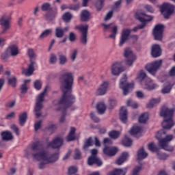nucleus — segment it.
<instances>
[{
  "mask_svg": "<svg viewBox=\"0 0 175 175\" xmlns=\"http://www.w3.org/2000/svg\"><path fill=\"white\" fill-rule=\"evenodd\" d=\"M74 81L73 73L70 72L62 74L59 78L60 90L63 94L59 100H55L53 102L54 106H57V111L66 110L69 107H72L76 102V97L72 94Z\"/></svg>",
  "mask_w": 175,
  "mask_h": 175,
  "instance_id": "1",
  "label": "nucleus"
},
{
  "mask_svg": "<svg viewBox=\"0 0 175 175\" xmlns=\"http://www.w3.org/2000/svg\"><path fill=\"white\" fill-rule=\"evenodd\" d=\"M175 108L169 109L167 106H163L160 111V116L163 117L165 120L163 121L161 125L162 130L157 132L156 135V139L159 140V146L162 150L168 151L169 152H173L174 148L169 143L173 140V135H167L166 129H172V127L174 125L173 122V116H174Z\"/></svg>",
  "mask_w": 175,
  "mask_h": 175,
  "instance_id": "2",
  "label": "nucleus"
},
{
  "mask_svg": "<svg viewBox=\"0 0 175 175\" xmlns=\"http://www.w3.org/2000/svg\"><path fill=\"white\" fill-rule=\"evenodd\" d=\"M137 79L141 84H144V88H145V90L151 91L158 87V85L154 83L152 79L147 77V74L143 70L139 71Z\"/></svg>",
  "mask_w": 175,
  "mask_h": 175,
  "instance_id": "3",
  "label": "nucleus"
},
{
  "mask_svg": "<svg viewBox=\"0 0 175 175\" xmlns=\"http://www.w3.org/2000/svg\"><path fill=\"white\" fill-rule=\"evenodd\" d=\"M27 55L29 58H30L29 62L30 64L28 66L27 69L22 68V75H25V76H32L33 72H35V65H36V62L33 60V58H36V53L33 51V49H29L27 50Z\"/></svg>",
  "mask_w": 175,
  "mask_h": 175,
  "instance_id": "4",
  "label": "nucleus"
},
{
  "mask_svg": "<svg viewBox=\"0 0 175 175\" xmlns=\"http://www.w3.org/2000/svg\"><path fill=\"white\" fill-rule=\"evenodd\" d=\"M137 18L142 23L141 25H138L133 29V32H137L138 29H143L146 28L147 24L150 21H152V16L146 14L144 12H142L137 15Z\"/></svg>",
  "mask_w": 175,
  "mask_h": 175,
  "instance_id": "5",
  "label": "nucleus"
},
{
  "mask_svg": "<svg viewBox=\"0 0 175 175\" xmlns=\"http://www.w3.org/2000/svg\"><path fill=\"white\" fill-rule=\"evenodd\" d=\"M88 28H90L88 25H77L75 27V29H78L81 33L79 42L83 46H87L88 43Z\"/></svg>",
  "mask_w": 175,
  "mask_h": 175,
  "instance_id": "6",
  "label": "nucleus"
},
{
  "mask_svg": "<svg viewBox=\"0 0 175 175\" xmlns=\"http://www.w3.org/2000/svg\"><path fill=\"white\" fill-rule=\"evenodd\" d=\"M31 155L33 159H36V161H40L42 158L38 157H40V154H44L46 152L43 150H44V148H43V144H42L40 142H36L32 144L31 146Z\"/></svg>",
  "mask_w": 175,
  "mask_h": 175,
  "instance_id": "7",
  "label": "nucleus"
},
{
  "mask_svg": "<svg viewBox=\"0 0 175 175\" xmlns=\"http://www.w3.org/2000/svg\"><path fill=\"white\" fill-rule=\"evenodd\" d=\"M128 77L124 74L119 83V88L123 91V95L126 96L133 90L134 84L128 83Z\"/></svg>",
  "mask_w": 175,
  "mask_h": 175,
  "instance_id": "8",
  "label": "nucleus"
},
{
  "mask_svg": "<svg viewBox=\"0 0 175 175\" xmlns=\"http://www.w3.org/2000/svg\"><path fill=\"white\" fill-rule=\"evenodd\" d=\"M12 20V15L5 14L0 17V25L3 27L2 31L0 32V36L5 35L7 31L10 29V21Z\"/></svg>",
  "mask_w": 175,
  "mask_h": 175,
  "instance_id": "9",
  "label": "nucleus"
},
{
  "mask_svg": "<svg viewBox=\"0 0 175 175\" xmlns=\"http://www.w3.org/2000/svg\"><path fill=\"white\" fill-rule=\"evenodd\" d=\"M161 66H162V59H159L147 64L145 66V69L146 70H147V72H148V73H150L152 76H155Z\"/></svg>",
  "mask_w": 175,
  "mask_h": 175,
  "instance_id": "10",
  "label": "nucleus"
},
{
  "mask_svg": "<svg viewBox=\"0 0 175 175\" xmlns=\"http://www.w3.org/2000/svg\"><path fill=\"white\" fill-rule=\"evenodd\" d=\"M37 158H41L40 161H44V162H46V163H54L59 159V152H56L50 155H47V153H41L40 157Z\"/></svg>",
  "mask_w": 175,
  "mask_h": 175,
  "instance_id": "11",
  "label": "nucleus"
},
{
  "mask_svg": "<svg viewBox=\"0 0 175 175\" xmlns=\"http://www.w3.org/2000/svg\"><path fill=\"white\" fill-rule=\"evenodd\" d=\"M91 154L92 155L88 159V165H89V166H92V165H96L98 167L102 166L103 162H102L100 159L96 157V155H98V150L92 149Z\"/></svg>",
  "mask_w": 175,
  "mask_h": 175,
  "instance_id": "12",
  "label": "nucleus"
},
{
  "mask_svg": "<svg viewBox=\"0 0 175 175\" xmlns=\"http://www.w3.org/2000/svg\"><path fill=\"white\" fill-rule=\"evenodd\" d=\"M160 11L163 14L164 18L167 20L174 12V6L172 4L164 3L162 5L160 6Z\"/></svg>",
  "mask_w": 175,
  "mask_h": 175,
  "instance_id": "13",
  "label": "nucleus"
},
{
  "mask_svg": "<svg viewBox=\"0 0 175 175\" xmlns=\"http://www.w3.org/2000/svg\"><path fill=\"white\" fill-rule=\"evenodd\" d=\"M124 55L126 58V65H128V66H132L133 65V62L136 61V55L133 54V52L129 48H126L124 50Z\"/></svg>",
  "mask_w": 175,
  "mask_h": 175,
  "instance_id": "14",
  "label": "nucleus"
},
{
  "mask_svg": "<svg viewBox=\"0 0 175 175\" xmlns=\"http://www.w3.org/2000/svg\"><path fill=\"white\" fill-rule=\"evenodd\" d=\"M165 25L162 24H157L153 29V36L155 40H162L163 38V31Z\"/></svg>",
  "mask_w": 175,
  "mask_h": 175,
  "instance_id": "15",
  "label": "nucleus"
},
{
  "mask_svg": "<svg viewBox=\"0 0 175 175\" xmlns=\"http://www.w3.org/2000/svg\"><path fill=\"white\" fill-rule=\"evenodd\" d=\"M107 88H109V82L103 81L97 89L96 92V95L97 96H102L103 95H106V93L107 92Z\"/></svg>",
  "mask_w": 175,
  "mask_h": 175,
  "instance_id": "16",
  "label": "nucleus"
},
{
  "mask_svg": "<svg viewBox=\"0 0 175 175\" xmlns=\"http://www.w3.org/2000/svg\"><path fill=\"white\" fill-rule=\"evenodd\" d=\"M132 30L131 29H123L121 33L120 41L119 42L120 47H122L124 44L128 40L129 36L131 35Z\"/></svg>",
  "mask_w": 175,
  "mask_h": 175,
  "instance_id": "17",
  "label": "nucleus"
},
{
  "mask_svg": "<svg viewBox=\"0 0 175 175\" xmlns=\"http://www.w3.org/2000/svg\"><path fill=\"white\" fill-rule=\"evenodd\" d=\"M64 144V139L59 137L55 138L51 142L49 143V147H51L54 150L61 148Z\"/></svg>",
  "mask_w": 175,
  "mask_h": 175,
  "instance_id": "18",
  "label": "nucleus"
},
{
  "mask_svg": "<svg viewBox=\"0 0 175 175\" xmlns=\"http://www.w3.org/2000/svg\"><path fill=\"white\" fill-rule=\"evenodd\" d=\"M151 55L153 58H158L162 55V49L158 44H154L151 48Z\"/></svg>",
  "mask_w": 175,
  "mask_h": 175,
  "instance_id": "19",
  "label": "nucleus"
},
{
  "mask_svg": "<svg viewBox=\"0 0 175 175\" xmlns=\"http://www.w3.org/2000/svg\"><path fill=\"white\" fill-rule=\"evenodd\" d=\"M124 70H125V68L121 66V64L118 62L113 64L111 66V73L113 76H118Z\"/></svg>",
  "mask_w": 175,
  "mask_h": 175,
  "instance_id": "20",
  "label": "nucleus"
},
{
  "mask_svg": "<svg viewBox=\"0 0 175 175\" xmlns=\"http://www.w3.org/2000/svg\"><path fill=\"white\" fill-rule=\"evenodd\" d=\"M119 117L123 124L128 122V110L125 107H122L120 111Z\"/></svg>",
  "mask_w": 175,
  "mask_h": 175,
  "instance_id": "21",
  "label": "nucleus"
},
{
  "mask_svg": "<svg viewBox=\"0 0 175 175\" xmlns=\"http://www.w3.org/2000/svg\"><path fill=\"white\" fill-rule=\"evenodd\" d=\"M128 158H129V152H123L121 155L116 159V163L120 166L122 163H124L128 161Z\"/></svg>",
  "mask_w": 175,
  "mask_h": 175,
  "instance_id": "22",
  "label": "nucleus"
},
{
  "mask_svg": "<svg viewBox=\"0 0 175 175\" xmlns=\"http://www.w3.org/2000/svg\"><path fill=\"white\" fill-rule=\"evenodd\" d=\"M58 14V12L57 10H51L48 12H46L44 15V19L46 21H49V23H51V21H53V20L55 19V17H57V15Z\"/></svg>",
  "mask_w": 175,
  "mask_h": 175,
  "instance_id": "23",
  "label": "nucleus"
},
{
  "mask_svg": "<svg viewBox=\"0 0 175 175\" xmlns=\"http://www.w3.org/2000/svg\"><path fill=\"white\" fill-rule=\"evenodd\" d=\"M103 152L105 155H107V157H114V155L118 152V148L107 146L104 148Z\"/></svg>",
  "mask_w": 175,
  "mask_h": 175,
  "instance_id": "24",
  "label": "nucleus"
},
{
  "mask_svg": "<svg viewBox=\"0 0 175 175\" xmlns=\"http://www.w3.org/2000/svg\"><path fill=\"white\" fill-rule=\"evenodd\" d=\"M90 17H91V13L89 10H83L81 11L80 14V20L83 23H87L90 21Z\"/></svg>",
  "mask_w": 175,
  "mask_h": 175,
  "instance_id": "25",
  "label": "nucleus"
},
{
  "mask_svg": "<svg viewBox=\"0 0 175 175\" xmlns=\"http://www.w3.org/2000/svg\"><path fill=\"white\" fill-rule=\"evenodd\" d=\"M7 51H8L11 57H17L18 55V48L17 45L13 44L8 47Z\"/></svg>",
  "mask_w": 175,
  "mask_h": 175,
  "instance_id": "26",
  "label": "nucleus"
},
{
  "mask_svg": "<svg viewBox=\"0 0 175 175\" xmlns=\"http://www.w3.org/2000/svg\"><path fill=\"white\" fill-rule=\"evenodd\" d=\"M147 157H148V153L146 152L144 147L139 148L137 153V159L138 161H143V159H146Z\"/></svg>",
  "mask_w": 175,
  "mask_h": 175,
  "instance_id": "27",
  "label": "nucleus"
},
{
  "mask_svg": "<svg viewBox=\"0 0 175 175\" xmlns=\"http://www.w3.org/2000/svg\"><path fill=\"white\" fill-rule=\"evenodd\" d=\"M128 172V167H124L123 170L121 168H116L113 171L108 173L107 175H125Z\"/></svg>",
  "mask_w": 175,
  "mask_h": 175,
  "instance_id": "28",
  "label": "nucleus"
},
{
  "mask_svg": "<svg viewBox=\"0 0 175 175\" xmlns=\"http://www.w3.org/2000/svg\"><path fill=\"white\" fill-rule=\"evenodd\" d=\"M172 88H173V84H172V83L170 82H166L165 83H164L161 92L163 95L166 94H170V91H172Z\"/></svg>",
  "mask_w": 175,
  "mask_h": 175,
  "instance_id": "29",
  "label": "nucleus"
},
{
  "mask_svg": "<svg viewBox=\"0 0 175 175\" xmlns=\"http://www.w3.org/2000/svg\"><path fill=\"white\" fill-rule=\"evenodd\" d=\"M42 109H43V104L36 103V105L34 107V113L36 118H40L42 116Z\"/></svg>",
  "mask_w": 175,
  "mask_h": 175,
  "instance_id": "30",
  "label": "nucleus"
},
{
  "mask_svg": "<svg viewBox=\"0 0 175 175\" xmlns=\"http://www.w3.org/2000/svg\"><path fill=\"white\" fill-rule=\"evenodd\" d=\"M76 140V128L71 127L68 135L66 136V142H73Z\"/></svg>",
  "mask_w": 175,
  "mask_h": 175,
  "instance_id": "31",
  "label": "nucleus"
},
{
  "mask_svg": "<svg viewBox=\"0 0 175 175\" xmlns=\"http://www.w3.org/2000/svg\"><path fill=\"white\" fill-rule=\"evenodd\" d=\"M28 118V113L27 112H23L19 116V125L21 126H24L25 125V122H27V120Z\"/></svg>",
  "mask_w": 175,
  "mask_h": 175,
  "instance_id": "32",
  "label": "nucleus"
},
{
  "mask_svg": "<svg viewBox=\"0 0 175 175\" xmlns=\"http://www.w3.org/2000/svg\"><path fill=\"white\" fill-rule=\"evenodd\" d=\"M58 59L59 65H65L68 62V57L62 52L58 53Z\"/></svg>",
  "mask_w": 175,
  "mask_h": 175,
  "instance_id": "33",
  "label": "nucleus"
},
{
  "mask_svg": "<svg viewBox=\"0 0 175 175\" xmlns=\"http://www.w3.org/2000/svg\"><path fill=\"white\" fill-rule=\"evenodd\" d=\"M1 137H2V140H4L5 142H9V140L13 139V135H12V133L9 131L2 132Z\"/></svg>",
  "mask_w": 175,
  "mask_h": 175,
  "instance_id": "34",
  "label": "nucleus"
},
{
  "mask_svg": "<svg viewBox=\"0 0 175 175\" xmlns=\"http://www.w3.org/2000/svg\"><path fill=\"white\" fill-rule=\"evenodd\" d=\"M47 88L48 86H46L43 92L38 95L36 99V103H43V102H44V95H46V92H47Z\"/></svg>",
  "mask_w": 175,
  "mask_h": 175,
  "instance_id": "35",
  "label": "nucleus"
},
{
  "mask_svg": "<svg viewBox=\"0 0 175 175\" xmlns=\"http://www.w3.org/2000/svg\"><path fill=\"white\" fill-rule=\"evenodd\" d=\"M65 33H64V29L61 27H57L55 29V36L56 38H58L59 39H61L62 38H64Z\"/></svg>",
  "mask_w": 175,
  "mask_h": 175,
  "instance_id": "36",
  "label": "nucleus"
},
{
  "mask_svg": "<svg viewBox=\"0 0 175 175\" xmlns=\"http://www.w3.org/2000/svg\"><path fill=\"white\" fill-rule=\"evenodd\" d=\"M92 146H94V141H92V137H90L85 140L83 146V149L85 150V151H87V150H88V148L92 147Z\"/></svg>",
  "mask_w": 175,
  "mask_h": 175,
  "instance_id": "37",
  "label": "nucleus"
},
{
  "mask_svg": "<svg viewBox=\"0 0 175 175\" xmlns=\"http://www.w3.org/2000/svg\"><path fill=\"white\" fill-rule=\"evenodd\" d=\"M96 109L98 114H105V111H106V105L104 103H98L96 105Z\"/></svg>",
  "mask_w": 175,
  "mask_h": 175,
  "instance_id": "38",
  "label": "nucleus"
},
{
  "mask_svg": "<svg viewBox=\"0 0 175 175\" xmlns=\"http://www.w3.org/2000/svg\"><path fill=\"white\" fill-rule=\"evenodd\" d=\"M53 33V29H46L42 32L39 36V39H46Z\"/></svg>",
  "mask_w": 175,
  "mask_h": 175,
  "instance_id": "39",
  "label": "nucleus"
},
{
  "mask_svg": "<svg viewBox=\"0 0 175 175\" xmlns=\"http://www.w3.org/2000/svg\"><path fill=\"white\" fill-rule=\"evenodd\" d=\"M161 102V98H152L149 101V103L147 104L146 107L148 109H152L155 105H158Z\"/></svg>",
  "mask_w": 175,
  "mask_h": 175,
  "instance_id": "40",
  "label": "nucleus"
},
{
  "mask_svg": "<svg viewBox=\"0 0 175 175\" xmlns=\"http://www.w3.org/2000/svg\"><path fill=\"white\" fill-rule=\"evenodd\" d=\"M122 144H123L124 147H131L132 146V139L127 135H125L122 141Z\"/></svg>",
  "mask_w": 175,
  "mask_h": 175,
  "instance_id": "41",
  "label": "nucleus"
},
{
  "mask_svg": "<svg viewBox=\"0 0 175 175\" xmlns=\"http://www.w3.org/2000/svg\"><path fill=\"white\" fill-rule=\"evenodd\" d=\"M41 10L42 12H51L53 10V7L50 3H44L41 5Z\"/></svg>",
  "mask_w": 175,
  "mask_h": 175,
  "instance_id": "42",
  "label": "nucleus"
},
{
  "mask_svg": "<svg viewBox=\"0 0 175 175\" xmlns=\"http://www.w3.org/2000/svg\"><path fill=\"white\" fill-rule=\"evenodd\" d=\"M8 85H11L12 88H16L17 87V78L16 77L8 78Z\"/></svg>",
  "mask_w": 175,
  "mask_h": 175,
  "instance_id": "43",
  "label": "nucleus"
},
{
  "mask_svg": "<svg viewBox=\"0 0 175 175\" xmlns=\"http://www.w3.org/2000/svg\"><path fill=\"white\" fill-rule=\"evenodd\" d=\"M148 120V113H144L141 114L139 118V124H146Z\"/></svg>",
  "mask_w": 175,
  "mask_h": 175,
  "instance_id": "44",
  "label": "nucleus"
},
{
  "mask_svg": "<svg viewBox=\"0 0 175 175\" xmlns=\"http://www.w3.org/2000/svg\"><path fill=\"white\" fill-rule=\"evenodd\" d=\"M141 131H142V128L140 126L134 125L131 128L130 131V133L133 136L135 135H137V133H140Z\"/></svg>",
  "mask_w": 175,
  "mask_h": 175,
  "instance_id": "45",
  "label": "nucleus"
},
{
  "mask_svg": "<svg viewBox=\"0 0 175 175\" xmlns=\"http://www.w3.org/2000/svg\"><path fill=\"white\" fill-rule=\"evenodd\" d=\"M157 158L160 159V161H166L167 159L169 158V154L163 153L159 150L157 151Z\"/></svg>",
  "mask_w": 175,
  "mask_h": 175,
  "instance_id": "46",
  "label": "nucleus"
},
{
  "mask_svg": "<svg viewBox=\"0 0 175 175\" xmlns=\"http://www.w3.org/2000/svg\"><path fill=\"white\" fill-rule=\"evenodd\" d=\"M72 17H73V16L70 12H66L63 14L62 19L65 23H70V20H72Z\"/></svg>",
  "mask_w": 175,
  "mask_h": 175,
  "instance_id": "47",
  "label": "nucleus"
},
{
  "mask_svg": "<svg viewBox=\"0 0 175 175\" xmlns=\"http://www.w3.org/2000/svg\"><path fill=\"white\" fill-rule=\"evenodd\" d=\"M9 57H10V53L6 49L4 53H2L1 55V60L3 61L4 62H8V59H9Z\"/></svg>",
  "mask_w": 175,
  "mask_h": 175,
  "instance_id": "48",
  "label": "nucleus"
},
{
  "mask_svg": "<svg viewBox=\"0 0 175 175\" xmlns=\"http://www.w3.org/2000/svg\"><path fill=\"white\" fill-rule=\"evenodd\" d=\"M109 136L111 139H118L120 137V133L117 131H111L109 133Z\"/></svg>",
  "mask_w": 175,
  "mask_h": 175,
  "instance_id": "49",
  "label": "nucleus"
},
{
  "mask_svg": "<svg viewBox=\"0 0 175 175\" xmlns=\"http://www.w3.org/2000/svg\"><path fill=\"white\" fill-rule=\"evenodd\" d=\"M148 148L152 152H157V151H159L158 148H157V146H155V144L154 142H152L148 145Z\"/></svg>",
  "mask_w": 175,
  "mask_h": 175,
  "instance_id": "50",
  "label": "nucleus"
},
{
  "mask_svg": "<svg viewBox=\"0 0 175 175\" xmlns=\"http://www.w3.org/2000/svg\"><path fill=\"white\" fill-rule=\"evenodd\" d=\"M117 33H118V27L117 26H114L113 27H112L111 34L109 36V38H111V39H116Z\"/></svg>",
  "mask_w": 175,
  "mask_h": 175,
  "instance_id": "51",
  "label": "nucleus"
},
{
  "mask_svg": "<svg viewBox=\"0 0 175 175\" xmlns=\"http://www.w3.org/2000/svg\"><path fill=\"white\" fill-rule=\"evenodd\" d=\"M126 105L127 106H130V107H132L133 109H137V107H139V105L132 100H128L126 102Z\"/></svg>",
  "mask_w": 175,
  "mask_h": 175,
  "instance_id": "52",
  "label": "nucleus"
},
{
  "mask_svg": "<svg viewBox=\"0 0 175 175\" xmlns=\"http://www.w3.org/2000/svg\"><path fill=\"white\" fill-rule=\"evenodd\" d=\"M96 8L97 9V12H100L103 8V0H97L96 3Z\"/></svg>",
  "mask_w": 175,
  "mask_h": 175,
  "instance_id": "53",
  "label": "nucleus"
},
{
  "mask_svg": "<svg viewBox=\"0 0 175 175\" xmlns=\"http://www.w3.org/2000/svg\"><path fill=\"white\" fill-rule=\"evenodd\" d=\"M49 62L51 65L57 64V55L54 53H51L49 58Z\"/></svg>",
  "mask_w": 175,
  "mask_h": 175,
  "instance_id": "54",
  "label": "nucleus"
},
{
  "mask_svg": "<svg viewBox=\"0 0 175 175\" xmlns=\"http://www.w3.org/2000/svg\"><path fill=\"white\" fill-rule=\"evenodd\" d=\"M33 85H34V88L37 90V91L42 90V81L40 80H36L34 82Z\"/></svg>",
  "mask_w": 175,
  "mask_h": 175,
  "instance_id": "55",
  "label": "nucleus"
},
{
  "mask_svg": "<svg viewBox=\"0 0 175 175\" xmlns=\"http://www.w3.org/2000/svg\"><path fill=\"white\" fill-rule=\"evenodd\" d=\"M67 8L70 10H75V12H77V10L80 9V4H71L68 5Z\"/></svg>",
  "mask_w": 175,
  "mask_h": 175,
  "instance_id": "56",
  "label": "nucleus"
},
{
  "mask_svg": "<svg viewBox=\"0 0 175 175\" xmlns=\"http://www.w3.org/2000/svg\"><path fill=\"white\" fill-rule=\"evenodd\" d=\"M76 173H77V167L75 166H71L68 168V175L76 174Z\"/></svg>",
  "mask_w": 175,
  "mask_h": 175,
  "instance_id": "57",
  "label": "nucleus"
},
{
  "mask_svg": "<svg viewBox=\"0 0 175 175\" xmlns=\"http://www.w3.org/2000/svg\"><path fill=\"white\" fill-rule=\"evenodd\" d=\"M74 159H81V152H80V150L75 149V152L74 154Z\"/></svg>",
  "mask_w": 175,
  "mask_h": 175,
  "instance_id": "58",
  "label": "nucleus"
},
{
  "mask_svg": "<svg viewBox=\"0 0 175 175\" xmlns=\"http://www.w3.org/2000/svg\"><path fill=\"white\" fill-rule=\"evenodd\" d=\"M77 53H78L77 49H74L72 51L71 55H70V59H71V61H72V62L76 61V58L77 57Z\"/></svg>",
  "mask_w": 175,
  "mask_h": 175,
  "instance_id": "59",
  "label": "nucleus"
},
{
  "mask_svg": "<svg viewBox=\"0 0 175 175\" xmlns=\"http://www.w3.org/2000/svg\"><path fill=\"white\" fill-rule=\"evenodd\" d=\"M90 118H91V120H92V121L95 122H99L100 121L99 118L96 117V116H95V113L94 112L90 113Z\"/></svg>",
  "mask_w": 175,
  "mask_h": 175,
  "instance_id": "60",
  "label": "nucleus"
},
{
  "mask_svg": "<svg viewBox=\"0 0 175 175\" xmlns=\"http://www.w3.org/2000/svg\"><path fill=\"white\" fill-rule=\"evenodd\" d=\"M142 170V165H138L135 167L133 170V175H139V172Z\"/></svg>",
  "mask_w": 175,
  "mask_h": 175,
  "instance_id": "61",
  "label": "nucleus"
},
{
  "mask_svg": "<svg viewBox=\"0 0 175 175\" xmlns=\"http://www.w3.org/2000/svg\"><path fill=\"white\" fill-rule=\"evenodd\" d=\"M68 39L70 42H75L76 41V34L75 32H70L68 36Z\"/></svg>",
  "mask_w": 175,
  "mask_h": 175,
  "instance_id": "62",
  "label": "nucleus"
},
{
  "mask_svg": "<svg viewBox=\"0 0 175 175\" xmlns=\"http://www.w3.org/2000/svg\"><path fill=\"white\" fill-rule=\"evenodd\" d=\"M42 126V120L36 122L34 124V129L36 131H39V129Z\"/></svg>",
  "mask_w": 175,
  "mask_h": 175,
  "instance_id": "63",
  "label": "nucleus"
},
{
  "mask_svg": "<svg viewBox=\"0 0 175 175\" xmlns=\"http://www.w3.org/2000/svg\"><path fill=\"white\" fill-rule=\"evenodd\" d=\"M113 17V10L109 11L105 17L104 18L105 21H108V20H110Z\"/></svg>",
  "mask_w": 175,
  "mask_h": 175,
  "instance_id": "64",
  "label": "nucleus"
}]
</instances>
